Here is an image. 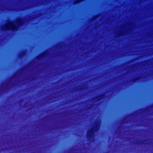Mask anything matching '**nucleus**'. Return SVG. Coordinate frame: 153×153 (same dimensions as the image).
Instances as JSON below:
<instances>
[{
    "label": "nucleus",
    "instance_id": "20e7f679",
    "mask_svg": "<svg viewBox=\"0 0 153 153\" xmlns=\"http://www.w3.org/2000/svg\"><path fill=\"white\" fill-rule=\"evenodd\" d=\"M104 97V95H103V96H100V97H99V98H98V99H99V100H100V99H102V98H103Z\"/></svg>",
    "mask_w": 153,
    "mask_h": 153
},
{
    "label": "nucleus",
    "instance_id": "f03ea898",
    "mask_svg": "<svg viewBox=\"0 0 153 153\" xmlns=\"http://www.w3.org/2000/svg\"><path fill=\"white\" fill-rule=\"evenodd\" d=\"M100 124V123L99 122L95 123L92 128L88 131L87 134V138L90 139L91 138L93 137L94 132L97 131L99 129Z\"/></svg>",
    "mask_w": 153,
    "mask_h": 153
},
{
    "label": "nucleus",
    "instance_id": "f257e3e1",
    "mask_svg": "<svg viewBox=\"0 0 153 153\" xmlns=\"http://www.w3.org/2000/svg\"><path fill=\"white\" fill-rule=\"evenodd\" d=\"M24 21L22 19L19 18L17 19L15 22L8 21L7 23L2 27V29L4 30H17L19 26L23 24Z\"/></svg>",
    "mask_w": 153,
    "mask_h": 153
},
{
    "label": "nucleus",
    "instance_id": "7ed1b4c3",
    "mask_svg": "<svg viewBox=\"0 0 153 153\" xmlns=\"http://www.w3.org/2000/svg\"><path fill=\"white\" fill-rule=\"evenodd\" d=\"M47 51H46L44 53H43L42 55H41L40 56H39L38 57V59H41L44 56H45V54L47 53Z\"/></svg>",
    "mask_w": 153,
    "mask_h": 153
},
{
    "label": "nucleus",
    "instance_id": "39448f33",
    "mask_svg": "<svg viewBox=\"0 0 153 153\" xmlns=\"http://www.w3.org/2000/svg\"><path fill=\"white\" fill-rule=\"evenodd\" d=\"M81 1H78V2L77 3H79Z\"/></svg>",
    "mask_w": 153,
    "mask_h": 153
}]
</instances>
